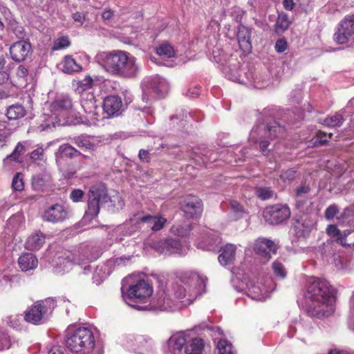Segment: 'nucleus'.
Here are the masks:
<instances>
[{
    "label": "nucleus",
    "mask_w": 354,
    "mask_h": 354,
    "mask_svg": "<svg viewBox=\"0 0 354 354\" xmlns=\"http://www.w3.org/2000/svg\"><path fill=\"white\" fill-rule=\"evenodd\" d=\"M118 205L121 207L123 201L117 196ZM109 203L110 206L115 207V198H111L108 195L107 189L104 184H97L92 186L88 193L87 209L85 212L84 218L91 221L95 218L99 214L103 205Z\"/></svg>",
    "instance_id": "6e6552de"
},
{
    "label": "nucleus",
    "mask_w": 354,
    "mask_h": 354,
    "mask_svg": "<svg viewBox=\"0 0 354 354\" xmlns=\"http://www.w3.org/2000/svg\"><path fill=\"white\" fill-rule=\"evenodd\" d=\"M19 268L22 271L27 272L37 267V257L32 253H24L18 259Z\"/></svg>",
    "instance_id": "c756f323"
},
{
    "label": "nucleus",
    "mask_w": 354,
    "mask_h": 354,
    "mask_svg": "<svg viewBox=\"0 0 354 354\" xmlns=\"http://www.w3.org/2000/svg\"><path fill=\"white\" fill-rule=\"evenodd\" d=\"M156 53L163 59L174 57L176 52L174 47L167 41H163L156 47Z\"/></svg>",
    "instance_id": "c9c22d12"
},
{
    "label": "nucleus",
    "mask_w": 354,
    "mask_h": 354,
    "mask_svg": "<svg viewBox=\"0 0 354 354\" xmlns=\"http://www.w3.org/2000/svg\"><path fill=\"white\" fill-rule=\"evenodd\" d=\"M110 273L111 271L107 264L103 263L98 265L93 274V282L97 285L100 284Z\"/></svg>",
    "instance_id": "e433bc0d"
},
{
    "label": "nucleus",
    "mask_w": 354,
    "mask_h": 354,
    "mask_svg": "<svg viewBox=\"0 0 354 354\" xmlns=\"http://www.w3.org/2000/svg\"><path fill=\"white\" fill-rule=\"evenodd\" d=\"M123 344L138 354H156L155 344L151 338L146 336L127 335Z\"/></svg>",
    "instance_id": "4468645a"
},
{
    "label": "nucleus",
    "mask_w": 354,
    "mask_h": 354,
    "mask_svg": "<svg viewBox=\"0 0 354 354\" xmlns=\"http://www.w3.org/2000/svg\"><path fill=\"white\" fill-rule=\"evenodd\" d=\"M26 111L21 104H13L7 109L6 115L9 120H17L26 115Z\"/></svg>",
    "instance_id": "79ce46f5"
},
{
    "label": "nucleus",
    "mask_w": 354,
    "mask_h": 354,
    "mask_svg": "<svg viewBox=\"0 0 354 354\" xmlns=\"http://www.w3.org/2000/svg\"><path fill=\"white\" fill-rule=\"evenodd\" d=\"M251 32L252 28L242 24L238 26L237 40L240 48L244 53H250L252 50Z\"/></svg>",
    "instance_id": "a878e982"
},
{
    "label": "nucleus",
    "mask_w": 354,
    "mask_h": 354,
    "mask_svg": "<svg viewBox=\"0 0 354 354\" xmlns=\"http://www.w3.org/2000/svg\"><path fill=\"white\" fill-rule=\"evenodd\" d=\"M290 214V209L287 205L276 204L266 207L263 212V216L267 223L278 225L287 221Z\"/></svg>",
    "instance_id": "dca6fc26"
},
{
    "label": "nucleus",
    "mask_w": 354,
    "mask_h": 354,
    "mask_svg": "<svg viewBox=\"0 0 354 354\" xmlns=\"http://www.w3.org/2000/svg\"><path fill=\"white\" fill-rule=\"evenodd\" d=\"M304 301L308 315L318 318L328 316L335 302L333 290L329 282L324 279H310Z\"/></svg>",
    "instance_id": "f03ea898"
},
{
    "label": "nucleus",
    "mask_w": 354,
    "mask_h": 354,
    "mask_svg": "<svg viewBox=\"0 0 354 354\" xmlns=\"http://www.w3.org/2000/svg\"><path fill=\"white\" fill-rule=\"evenodd\" d=\"M236 246L232 243L226 244L222 249L221 253L218 257L221 265L223 266L233 263L235 260Z\"/></svg>",
    "instance_id": "c85d7f7f"
},
{
    "label": "nucleus",
    "mask_w": 354,
    "mask_h": 354,
    "mask_svg": "<svg viewBox=\"0 0 354 354\" xmlns=\"http://www.w3.org/2000/svg\"><path fill=\"white\" fill-rule=\"evenodd\" d=\"M311 225L310 223L304 222L302 218L297 220L292 228L294 234L298 239L306 238L311 232Z\"/></svg>",
    "instance_id": "f704fd0d"
},
{
    "label": "nucleus",
    "mask_w": 354,
    "mask_h": 354,
    "mask_svg": "<svg viewBox=\"0 0 354 354\" xmlns=\"http://www.w3.org/2000/svg\"><path fill=\"white\" fill-rule=\"evenodd\" d=\"M254 194L261 201H267L276 196L275 192L271 187L266 186L256 187Z\"/></svg>",
    "instance_id": "37998d69"
},
{
    "label": "nucleus",
    "mask_w": 354,
    "mask_h": 354,
    "mask_svg": "<svg viewBox=\"0 0 354 354\" xmlns=\"http://www.w3.org/2000/svg\"><path fill=\"white\" fill-rule=\"evenodd\" d=\"M284 131L285 127L276 121L268 122L265 120H259L251 130L249 141L255 145L258 144L260 151L263 154L266 155L270 151L268 148L270 145L269 139L275 138Z\"/></svg>",
    "instance_id": "0eeeda50"
},
{
    "label": "nucleus",
    "mask_w": 354,
    "mask_h": 354,
    "mask_svg": "<svg viewBox=\"0 0 354 354\" xmlns=\"http://www.w3.org/2000/svg\"><path fill=\"white\" fill-rule=\"evenodd\" d=\"M313 317L308 315V317L302 318L299 322L290 324L287 333L288 335L290 337L296 336L297 339L304 340L306 336L311 335L313 332Z\"/></svg>",
    "instance_id": "6ab92c4d"
},
{
    "label": "nucleus",
    "mask_w": 354,
    "mask_h": 354,
    "mask_svg": "<svg viewBox=\"0 0 354 354\" xmlns=\"http://www.w3.org/2000/svg\"><path fill=\"white\" fill-rule=\"evenodd\" d=\"M180 283L167 281L159 286L155 296L147 304V310L174 311L192 304L205 292L207 278L198 273L187 271L178 277Z\"/></svg>",
    "instance_id": "f257e3e1"
},
{
    "label": "nucleus",
    "mask_w": 354,
    "mask_h": 354,
    "mask_svg": "<svg viewBox=\"0 0 354 354\" xmlns=\"http://www.w3.org/2000/svg\"><path fill=\"white\" fill-rule=\"evenodd\" d=\"M339 242L343 246H354V230H345L340 236Z\"/></svg>",
    "instance_id": "49530a36"
},
{
    "label": "nucleus",
    "mask_w": 354,
    "mask_h": 354,
    "mask_svg": "<svg viewBox=\"0 0 354 354\" xmlns=\"http://www.w3.org/2000/svg\"><path fill=\"white\" fill-rule=\"evenodd\" d=\"M84 192L80 189H74L70 193L69 198L74 203L80 202L84 198Z\"/></svg>",
    "instance_id": "0e129e2a"
},
{
    "label": "nucleus",
    "mask_w": 354,
    "mask_h": 354,
    "mask_svg": "<svg viewBox=\"0 0 354 354\" xmlns=\"http://www.w3.org/2000/svg\"><path fill=\"white\" fill-rule=\"evenodd\" d=\"M254 250L257 254L268 260L271 254L276 252L277 246L270 239L259 238L255 241Z\"/></svg>",
    "instance_id": "393cba45"
},
{
    "label": "nucleus",
    "mask_w": 354,
    "mask_h": 354,
    "mask_svg": "<svg viewBox=\"0 0 354 354\" xmlns=\"http://www.w3.org/2000/svg\"><path fill=\"white\" fill-rule=\"evenodd\" d=\"M272 270L279 279H284L287 275L286 269L280 261L277 260L272 263Z\"/></svg>",
    "instance_id": "603ef678"
},
{
    "label": "nucleus",
    "mask_w": 354,
    "mask_h": 354,
    "mask_svg": "<svg viewBox=\"0 0 354 354\" xmlns=\"http://www.w3.org/2000/svg\"><path fill=\"white\" fill-rule=\"evenodd\" d=\"M99 257L97 250L91 246H82L78 257L70 251L57 252L52 260L51 264L53 272L57 274H64L72 268L75 263L83 265L87 261L96 260Z\"/></svg>",
    "instance_id": "423d86ee"
},
{
    "label": "nucleus",
    "mask_w": 354,
    "mask_h": 354,
    "mask_svg": "<svg viewBox=\"0 0 354 354\" xmlns=\"http://www.w3.org/2000/svg\"><path fill=\"white\" fill-rule=\"evenodd\" d=\"M7 326L17 330L22 329L21 317L19 315H10L3 319Z\"/></svg>",
    "instance_id": "de8ad7c7"
},
{
    "label": "nucleus",
    "mask_w": 354,
    "mask_h": 354,
    "mask_svg": "<svg viewBox=\"0 0 354 354\" xmlns=\"http://www.w3.org/2000/svg\"><path fill=\"white\" fill-rule=\"evenodd\" d=\"M290 24L288 15L285 12H280L274 26V30L276 33L282 34L288 30Z\"/></svg>",
    "instance_id": "58836bf2"
},
{
    "label": "nucleus",
    "mask_w": 354,
    "mask_h": 354,
    "mask_svg": "<svg viewBox=\"0 0 354 354\" xmlns=\"http://www.w3.org/2000/svg\"><path fill=\"white\" fill-rule=\"evenodd\" d=\"M8 29L15 34L17 38L24 39L26 37L24 28L15 19L10 20L8 25Z\"/></svg>",
    "instance_id": "c03bdc74"
},
{
    "label": "nucleus",
    "mask_w": 354,
    "mask_h": 354,
    "mask_svg": "<svg viewBox=\"0 0 354 354\" xmlns=\"http://www.w3.org/2000/svg\"><path fill=\"white\" fill-rule=\"evenodd\" d=\"M28 75V69L23 65H20L16 71V75L21 84H26Z\"/></svg>",
    "instance_id": "13d9d810"
},
{
    "label": "nucleus",
    "mask_w": 354,
    "mask_h": 354,
    "mask_svg": "<svg viewBox=\"0 0 354 354\" xmlns=\"http://www.w3.org/2000/svg\"><path fill=\"white\" fill-rule=\"evenodd\" d=\"M332 133H326L322 131H319L317 133L314 145H323L328 142V139L330 138Z\"/></svg>",
    "instance_id": "bf43d9fd"
},
{
    "label": "nucleus",
    "mask_w": 354,
    "mask_h": 354,
    "mask_svg": "<svg viewBox=\"0 0 354 354\" xmlns=\"http://www.w3.org/2000/svg\"><path fill=\"white\" fill-rule=\"evenodd\" d=\"M326 234L333 238H336L339 241V237L342 234L339 230L335 225H328L326 229Z\"/></svg>",
    "instance_id": "e2e57ef3"
},
{
    "label": "nucleus",
    "mask_w": 354,
    "mask_h": 354,
    "mask_svg": "<svg viewBox=\"0 0 354 354\" xmlns=\"http://www.w3.org/2000/svg\"><path fill=\"white\" fill-rule=\"evenodd\" d=\"M353 113V109H347L346 107L337 112L334 115L326 117L320 120V123L327 127H339L342 125L345 118L349 115L351 117Z\"/></svg>",
    "instance_id": "b1692460"
},
{
    "label": "nucleus",
    "mask_w": 354,
    "mask_h": 354,
    "mask_svg": "<svg viewBox=\"0 0 354 354\" xmlns=\"http://www.w3.org/2000/svg\"><path fill=\"white\" fill-rule=\"evenodd\" d=\"M66 344L75 354H98L95 349V337L90 327H68L66 330Z\"/></svg>",
    "instance_id": "39448f33"
},
{
    "label": "nucleus",
    "mask_w": 354,
    "mask_h": 354,
    "mask_svg": "<svg viewBox=\"0 0 354 354\" xmlns=\"http://www.w3.org/2000/svg\"><path fill=\"white\" fill-rule=\"evenodd\" d=\"M46 237V234L41 231L32 234L26 241V248L30 250H39L45 243Z\"/></svg>",
    "instance_id": "473e14b6"
},
{
    "label": "nucleus",
    "mask_w": 354,
    "mask_h": 354,
    "mask_svg": "<svg viewBox=\"0 0 354 354\" xmlns=\"http://www.w3.org/2000/svg\"><path fill=\"white\" fill-rule=\"evenodd\" d=\"M44 157V150L42 147H38L33 150L30 154V158L32 160H42Z\"/></svg>",
    "instance_id": "338daca9"
},
{
    "label": "nucleus",
    "mask_w": 354,
    "mask_h": 354,
    "mask_svg": "<svg viewBox=\"0 0 354 354\" xmlns=\"http://www.w3.org/2000/svg\"><path fill=\"white\" fill-rule=\"evenodd\" d=\"M354 35V14L348 15L339 23L333 35L334 41L338 44L347 43Z\"/></svg>",
    "instance_id": "a211bd4d"
},
{
    "label": "nucleus",
    "mask_w": 354,
    "mask_h": 354,
    "mask_svg": "<svg viewBox=\"0 0 354 354\" xmlns=\"http://www.w3.org/2000/svg\"><path fill=\"white\" fill-rule=\"evenodd\" d=\"M288 48V42L286 39H278L274 46L275 50L279 53H283Z\"/></svg>",
    "instance_id": "774afa93"
},
{
    "label": "nucleus",
    "mask_w": 354,
    "mask_h": 354,
    "mask_svg": "<svg viewBox=\"0 0 354 354\" xmlns=\"http://www.w3.org/2000/svg\"><path fill=\"white\" fill-rule=\"evenodd\" d=\"M31 45L26 41H17L10 47V54L16 62L24 61L31 53Z\"/></svg>",
    "instance_id": "5701e85b"
},
{
    "label": "nucleus",
    "mask_w": 354,
    "mask_h": 354,
    "mask_svg": "<svg viewBox=\"0 0 354 354\" xmlns=\"http://www.w3.org/2000/svg\"><path fill=\"white\" fill-rule=\"evenodd\" d=\"M122 107V100L118 95H109L104 100L103 110L108 116L118 115Z\"/></svg>",
    "instance_id": "bb28decb"
},
{
    "label": "nucleus",
    "mask_w": 354,
    "mask_h": 354,
    "mask_svg": "<svg viewBox=\"0 0 354 354\" xmlns=\"http://www.w3.org/2000/svg\"><path fill=\"white\" fill-rule=\"evenodd\" d=\"M12 345L10 337L6 330L0 327V351L8 349Z\"/></svg>",
    "instance_id": "3c124183"
},
{
    "label": "nucleus",
    "mask_w": 354,
    "mask_h": 354,
    "mask_svg": "<svg viewBox=\"0 0 354 354\" xmlns=\"http://www.w3.org/2000/svg\"><path fill=\"white\" fill-rule=\"evenodd\" d=\"M204 340L192 330L173 334L162 346V354H203Z\"/></svg>",
    "instance_id": "20e7f679"
},
{
    "label": "nucleus",
    "mask_w": 354,
    "mask_h": 354,
    "mask_svg": "<svg viewBox=\"0 0 354 354\" xmlns=\"http://www.w3.org/2000/svg\"><path fill=\"white\" fill-rule=\"evenodd\" d=\"M245 291L252 299L264 301L269 297L271 288L262 284L259 280L250 279L246 284Z\"/></svg>",
    "instance_id": "aec40b11"
},
{
    "label": "nucleus",
    "mask_w": 354,
    "mask_h": 354,
    "mask_svg": "<svg viewBox=\"0 0 354 354\" xmlns=\"http://www.w3.org/2000/svg\"><path fill=\"white\" fill-rule=\"evenodd\" d=\"M166 218L162 216L147 215L141 217L138 225H142L146 228H150L152 231L156 232L163 228L166 223ZM140 226H131L127 223L122 225H120L115 229V233L117 234H122L123 236H129L135 232Z\"/></svg>",
    "instance_id": "f8f14e48"
},
{
    "label": "nucleus",
    "mask_w": 354,
    "mask_h": 354,
    "mask_svg": "<svg viewBox=\"0 0 354 354\" xmlns=\"http://www.w3.org/2000/svg\"><path fill=\"white\" fill-rule=\"evenodd\" d=\"M70 45L69 39L67 37H62L57 39L53 45V50H60L68 47Z\"/></svg>",
    "instance_id": "680f3d73"
},
{
    "label": "nucleus",
    "mask_w": 354,
    "mask_h": 354,
    "mask_svg": "<svg viewBox=\"0 0 354 354\" xmlns=\"http://www.w3.org/2000/svg\"><path fill=\"white\" fill-rule=\"evenodd\" d=\"M122 296L127 304L138 310H147L149 297L151 295V286L145 280H139L127 289L122 283Z\"/></svg>",
    "instance_id": "1a4fd4ad"
},
{
    "label": "nucleus",
    "mask_w": 354,
    "mask_h": 354,
    "mask_svg": "<svg viewBox=\"0 0 354 354\" xmlns=\"http://www.w3.org/2000/svg\"><path fill=\"white\" fill-rule=\"evenodd\" d=\"M30 143L28 141L18 142L13 151L3 159L5 165L10 162H22V156L30 149Z\"/></svg>",
    "instance_id": "cd10ccee"
},
{
    "label": "nucleus",
    "mask_w": 354,
    "mask_h": 354,
    "mask_svg": "<svg viewBox=\"0 0 354 354\" xmlns=\"http://www.w3.org/2000/svg\"><path fill=\"white\" fill-rule=\"evenodd\" d=\"M69 209L62 203H55L47 207L41 214L44 221L53 224L62 223L70 217Z\"/></svg>",
    "instance_id": "f3484780"
},
{
    "label": "nucleus",
    "mask_w": 354,
    "mask_h": 354,
    "mask_svg": "<svg viewBox=\"0 0 354 354\" xmlns=\"http://www.w3.org/2000/svg\"><path fill=\"white\" fill-rule=\"evenodd\" d=\"M192 229V225L187 221L181 223H176L171 228V232L178 236H188Z\"/></svg>",
    "instance_id": "a19ab883"
},
{
    "label": "nucleus",
    "mask_w": 354,
    "mask_h": 354,
    "mask_svg": "<svg viewBox=\"0 0 354 354\" xmlns=\"http://www.w3.org/2000/svg\"><path fill=\"white\" fill-rule=\"evenodd\" d=\"M58 151L61 156L67 158H74L81 154L79 151L68 144L61 145Z\"/></svg>",
    "instance_id": "a18cd8bd"
},
{
    "label": "nucleus",
    "mask_w": 354,
    "mask_h": 354,
    "mask_svg": "<svg viewBox=\"0 0 354 354\" xmlns=\"http://www.w3.org/2000/svg\"><path fill=\"white\" fill-rule=\"evenodd\" d=\"M61 122L62 120L52 113H50V115L44 113L40 117V123L37 127V130L43 131L55 127L56 124H61Z\"/></svg>",
    "instance_id": "7c9ffc66"
},
{
    "label": "nucleus",
    "mask_w": 354,
    "mask_h": 354,
    "mask_svg": "<svg viewBox=\"0 0 354 354\" xmlns=\"http://www.w3.org/2000/svg\"><path fill=\"white\" fill-rule=\"evenodd\" d=\"M62 71L68 74L79 72L82 70V66L71 56L65 57L62 62Z\"/></svg>",
    "instance_id": "ea45409f"
},
{
    "label": "nucleus",
    "mask_w": 354,
    "mask_h": 354,
    "mask_svg": "<svg viewBox=\"0 0 354 354\" xmlns=\"http://www.w3.org/2000/svg\"><path fill=\"white\" fill-rule=\"evenodd\" d=\"M297 177V171L295 169L291 168L281 173V180L285 183H290Z\"/></svg>",
    "instance_id": "864d4df0"
},
{
    "label": "nucleus",
    "mask_w": 354,
    "mask_h": 354,
    "mask_svg": "<svg viewBox=\"0 0 354 354\" xmlns=\"http://www.w3.org/2000/svg\"><path fill=\"white\" fill-rule=\"evenodd\" d=\"M73 142L80 148H85L86 149H92L94 145L90 142L89 139L84 136L75 137Z\"/></svg>",
    "instance_id": "09e8293b"
},
{
    "label": "nucleus",
    "mask_w": 354,
    "mask_h": 354,
    "mask_svg": "<svg viewBox=\"0 0 354 354\" xmlns=\"http://www.w3.org/2000/svg\"><path fill=\"white\" fill-rule=\"evenodd\" d=\"M217 348L218 354H235L232 344L226 339H221L218 341L217 343Z\"/></svg>",
    "instance_id": "8fccbe9b"
},
{
    "label": "nucleus",
    "mask_w": 354,
    "mask_h": 354,
    "mask_svg": "<svg viewBox=\"0 0 354 354\" xmlns=\"http://www.w3.org/2000/svg\"><path fill=\"white\" fill-rule=\"evenodd\" d=\"M212 59L218 64L226 78L232 82L245 84V80L240 73L241 64L236 57L216 48L212 51Z\"/></svg>",
    "instance_id": "9d476101"
},
{
    "label": "nucleus",
    "mask_w": 354,
    "mask_h": 354,
    "mask_svg": "<svg viewBox=\"0 0 354 354\" xmlns=\"http://www.w3.org/2000/svg\"><path fill=\"white\" fill-rule=\"evenodd\" d=\"M339 209L336 204L330 205L325 210L324 217L326 220H333L339 213Z\"/></svg>",
    "instance_id": "6e6d98bb"
},
{
    "label": "nucleus",
    "mask_w": 354,
    "mask_h": 354,
    "mask_svg": "<svg viewBox=\"0 0 354 354\" xmlns=\"http://www.w3.org/2000/svg\"><path fill=\"white\" fill-rule=\"evenodd\" d=\"M310 190L309 184L305 183L295 189V195L297 198H302L309 194Z\"/></svg>",
    "instance_id": "052dcab7"
},
{
    "label": "nucleus",
    "mask_w": 354,
    "mask_h": 354,
    "mask_svg": "<svg viewBox=\"0 0 354 354\" xmlns=\"http://www.w3.org/2000/svg\"><path fill=\"white\" fill-rule=\"evenodd\" d=\"M81 106L91 118L98 120L95 117L97 115L96 112L97 106L95 105V97L92 94H88L86 99L84 97L82 98Z\"/></svg>",
    "instance_id": "2f4dec72"
},
{
    "label": "nucleus",
    "mask_w": 354,
    "mask_h": 354,
    "mask_svg": "<svg viewBox=\"0 0 354 354\" xmlns=\"http://www.w3.org/2000/svg\"><path fill=\"white\" fill-rule=\"evenodd\" d=\"M50 181V176L47 173L35 174L32 178V186L35 190H43L44 187Z\"/></svg>",
    "instance_id": "4c0bfd02"
},
{
    "label": "nucleus",
    "mask_w": 354,
    "mask_h": 354,
    "mask_svg": "<svg viewBox=\"0 0 354 354\" xmlns=\"http://www.w3.org/2000/svg\"><path fill=\"white\" fill-rule=\"evenodd\" d=\"M64 299L55 301L53 298H48L36 302L32 307L25 312L24 319L33 324H41L48 319L57 305L65 302Z\"/></svg>",
    "instance_id": "9b49d317"
},
{
    "label": "nucleus",
    "mask_w": 354,
    "mask_h": 354,
    "mask_svg": "<svg viewBox=\"0 0 354 354\" xmlns=\"http://www.w3.org/2000/svg\"><path fill=\"white\" fill-rule=\"evenodd\" d=\"M73 106L72 100L68 95L61 94L57 95L50 105V111L58 118H64L66 113Z\"/></svg>",
    "instance_id": "4be33fe9"
},
{
    "label": "nucleus",
    "mask_w": 354,
    "mask_h": 354,
    "mask_svg": "<svg viewBox=\"0 0 354 354\" xmlns=\"http://www.w3.org/2000/svg\"><path fill=\"white\" fill-rule=\"evenodd\" d=\"M230 15L236 22L239 23L242 21L245 11L239 7H234L232 8Z\"/></svg>",
    "instance_id": "69168bd1"
},
{
    "label": "nucleus",
    "mask_w": 354,
    "mask_h": 354,
    "mask_svg": "<svg viewBox=\"0 0 354 354\" xmlns=\"http://www.w3.org/2000/svg\"><path fill=\"white\" fill-rule=\"evenodd\" d=\"M230 208L234 214L236 219L241 217L245 212L243 206L236 201H231L230 202Z\"/></svg>",
    "instance_id": "5fc2aeb1"
},
{
    "label": "nucleus",
    "mask_w": 354,
    "mask_h": 354,
    "mask_svg": "<svg viewBox=\"0 0 354 354\" xmlns=\"http://www.w3.org/2000/svg\"><path fill=\"white\" fill-rule=\"evenodd\" d=\"M169 88L168 82L159 75H155L144 80L142 83V100L148 102V95L153 97H163Z\"/></svg>",
    "instance_id": "ddd939ff"
},
{
    "label": "nucleus",
    "mask_w": 354,
    "mask_h": 354,
    "mask_svg": "<svg viewBox=\"0 0 354 354\" xmlns=\"http://www.w3.org/2000/svg\"><path fill=\"white\" fill-rule=\"evenodd\" d=\"M96 59L97 63L111 75L132 78L136 77L138 72L136 59L124 51L99 53Z\"/></svg>",
    "instance_id": "7ed1b4c3"
},
{
    "label": "nucleus",
    "mask_w": 354,
    "mask_h": 354,
    "mask_svg": "<svg viewBox=\"0 0 354 354\" xmlns=\"http://www.w3.org/2000/svg\"><path fill=\"white\" fill-rule=\"evenodd\" d=\"M205 236L204 239L197 243V247L203 250H216L217 244L219 243V238L209 232H207Z\"/></svg>",
    "instance_id": "72a5a7b5"
},
{
    "label": "nucleus",
    "mask_w": 354,
    "mask_h": 354,
    "mask_svg": "<svg viewBox=\"0 0 354 354\" xmlns=\"http://www.w3.org/2000/svg\"><path fill=\"white\" fill-rule=\"evenodd\" d=\"M181 209L191 218H197L202 214L203 205L200 198L196 196L187 195L180 202Z\"/></svg>",
    "instance_id": "412c9836"
},
{
    "label": "nucleus",
    "mask_w": 354,
    "mask_h": 354,
    "mask_svg": "<svg viewBox=\"0 0 354 354\" xmlns=\"http://www.w3.org/2000/svg\"><path fill=\"white\" fill-rule=\"evenodd\" d=\"M153 248L158 253L164 255H185L189 249L187 246L182 245L175 239L160 240L153 243Z\"/></svg>",
    "instance_id": "2eb2a0df"
},
{
    "label": "nucleus",
    "mask_w": 354,
    "mask_h": 354,
    "mask_svg": "<svg viewBox=\"0 0 354 354\" xmlns=\"http://www.w3.org/2000/svg\"><path fill=\"white\" fill-rule=\"evenodd\" d=\"M12 187L15 190L21 191L24 189V185L23 182L22 175L20 173H17L12 179Z\"/></svg>",
    "instance_id": "4d7b16f0"
}]
</instances>
